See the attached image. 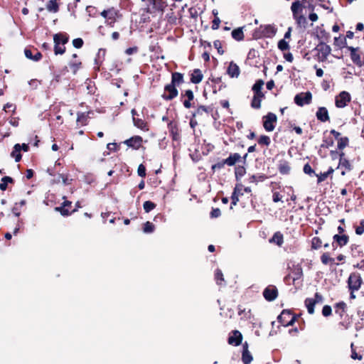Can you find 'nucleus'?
<instances>
[{"label":"nucleus","instance_id":"nucleus-1","mask_svg":"<svg viewBox=\"0 0 364 364\" xmlns=\"http://www.w3.org/2000/svg\"><path fill=\"white\" fill-rule=\"evenodd\" d=\"M296 316L293 315L289 310H283L278 316V321L284 326H292L296 321Z\"/></svg>","mask_w":364,"mask_h":364},{"label":"nucleus","instance_id":"nucleus-2","mask_svg":"<svg viewBox=\"0 0 364 364\" xmlns=\"http://www.w3.org/2000/svg\"><path fill=\"white\" fill-rule=\"evenodd\" d=\"M315 50L318 52V59L320 62H324L331 52V47L324 42H319Z\"/></svg>","mask_w":364,"mask_h":364},{"label":"nucleus","instance_id":"nucleus-3","mask_svg":"<svg viewBox=\"0 0 364 364\" xmlns=\"http://www.w3.org/2000/svg\"><path fill=\"white\" fill-rule=\"evenodd\" d=\"M363 283L362 278L358 273H351L348 279V289L351 291H358Z\"/></svg>","mask_w":364,"mask_h":364},{"label":"nucleus","instance_id":"nucleus-4","mask_svg":"<svg viewBox=\"0 0 364 364\" xmlns=\"http://www.w3.org/2000/svg\"><path fill=\"white\" fill-rule=\"evenodd\" d=\"M277 32L276 28L272 25L261 26L258 31H255L254 37L259 38L262 37H272Z\"/></svg>","mask_w":364,"mask_h":364},{"label":"nucleus","instance_id":"nucleus-5","mask_svg":"<svg viewBox=\"0 0 364 364\" xmlns=\"http://www.w3.org/2000/svg\"><path fill=\"white\" fill-rule=\"evenodd\" d=\"M277 121V115L272 112L267 113L263 117V127L267 132H272L275 128V124Z\"/></svg>","mask_w":364,"mask_h":364},{"label":"nucleus","instance_id":"nucleus-6","mask_svg":"<svg viewBox=\"0 0 364 364\" xmlns=\"http://www.w3.org/2000/svg\"><path fill=\"white\" fill-rule=\"evenodd\" d=\"M178 91L176 86L171 83L166 85L164 87V93L162 95V98L166 101H170L178 96Z\"/></svg>","mask_w":364,"mask_h":364},{"label":"nucleus","instance_id":"nucleus-7","mask_svg":"<svg viewBox=\"0 0 364 364\" xmlns=\"http://www.w3.org/2000/svg\"><path fill=\"white\" fill-rule=\"evenodd\" d=\"M312 99L311 93L308 91L306 92H301L296 95L294 97V102L299 106H304V105H309L311 103Z\"/></svg>","mask_w":364,"mask_h":364},{"label":"nucleus","instance_id":"nucleus-8","mask_svg":"<svg viewBox=\"0 0 364 364\" xmlns=\"http://www.w3.org/2000/svg\"><path fill=\"white\" fill-rule=\"evenodd\" d=\"M350 100V96L348 92L346 91L341 92L335 100L336 106L338 108H343L347 105V103Z\"/></svg>","mask_w":364,"mask_h":364},{"label":"nucleus","instance_id":"nucleus-9","mask_svg":"<svg viewBox=\"0 0 364 364\" xmlns=\"http://www.w3.org/2000/svg\"><path fill=\"white\" fill-rule=\"evenodd\" d=\"M263 296L268 301H272L275 300L278 296V291L274 286H268L263 291Z\"/></svg>","mask_w":364,"mask_h":364},{"label":"nucleus","instance_id":"nucleus-10","mask_svg":"<svg viewBox=\"0 0 364 364\" xmlns=\"http://www.w3.org/2000/svg\"><path fill=\"white\" fill-rule=\"evenodd\" d=\"M141 142H142V138L139 136H135L131 137L129 139H127L124 141V144H127L128 146L132 147L134 149H138L141 146Z\"/></svg>","mask_w":364,"mask_h":364},{"label":"nucleus","instance_id":"nucleus-11","mask_svg":"<svg viewBox=\"0 0 364 364\" xmlns=\"http://www.w3.org/2000/svg\"><path fill=\"white\" fill-rule=\"evenodd\" d=\"M348 49L350 51V58L352 61L359 67H361L363 63L361 61L360 55L357 53L358 48H353L352 46H348Z\"/></svg>","mask_w":364,"mask_h":364},{"label":"nucleus","instance_id":"nucleus-12","mask_svg":"<svg viewBox=\"0 0 364 364\" xmlns=\"http://www.w3.org/2000/svg\"><path fill=\"white\" fill-rule=\"evenodd\" d=\"M333 242L332 243V245L334 247V242H336L337 245L342 247L345 245H346L349 241V237L347 235H338L336 234L333 235Z\"/></svg>","mask_w":364,"mask_h":364},{"label":"nucleus","instance_id":"nucleus-13","mask_svg":"<svg viewBox=\"0 0 364 364\" xmlns=\"http://www.w3.org/2000/svg\"><path fill=\"white\" fill-rule=\"evenodd\" d=\"M232 336L228 338V343L235 346H239L242 340V334L240 331L235 330L232 332Z\"/></svg>","mask_w":364,"mask_h":364},{"label":"nucleus","instance_id":"nucleus-14","mask_svg":"<svg viewBox=\"0 0 364 364\" xmlns=\"http://www.w3.org/2000/svg\"><path fill=\"white\" fill-rule=\"evenodd\" d=\"M316 116L318 120L326 122L329 120V115L327 109L324 107H318Z\"/></svg>","mask_w":364,"mask_h":364},{"label":"nucleus","instance_id":"nucleus-15","mask_svg":"<svg viewBox=\"0 0 364 364\" xmlns=\"http://www.w3.org/2000/svg\"><path fill=\"white\" fill-rule=\"evenodd\" d=\"M35 50V54H33V51L29 48H25L24 54L25 56L33 61L38 62L42 58V54L41 52L38 51L36 49Z\"/></svg>","mask_w":364,"mask_h":364},{"label":"nucleus","instance_id":"nucleus-16","mask_svg":"<svg viewBox=\"0 0 364 364\" xmlns=\"http://www.w3.org/2000/svg\"><path fill=\"white\" fill-rule=\"evenodd\" d=\"M240 70L239 66L234 62H230L227 70V73L231 77H237Z\"/></svg>","mask_w":364,"mask_h":364},{"label":"nucleus","instance_id":"nucleus-17","mask_svg":"<svg viewBox=\"0 0 364 364\" xmlns=\"http://www.w3.org/2000/svg\"><path fill=\"white\" fill-rule=\"evenodd\" d=\"M242 157L240 154L234 153L230 154L227 159H224V162L226 163V165L232 166L235 165L237 162L240 161Z\"/></svg>","mask_w":364,"mask_h":364},{"label":"nucleus","instance_id":"nucleus-18","mask_svg":"<svg viewBox=\"0 0 364 364\" xmlns=\"http://www.w3.org/2000/svg\"><path fill=\"white\" fill-rule=\"evenodd\" d=\"M339 156V164L338 168L341 167L344 168L347 171H350L352 169V166L349 161L344 157V153L341 152Z\"/></svg>","mask_w":364,"mask_h":364},{"label":"nucleus","instance_id":"nucleus-19","mask_svg":"<svg viewBox=\"0 0 364 364\" xmlns=\"http://www.w3.org/2000/svg\"><path fill=\"white\" fill-rule=\"evenodd\" d=\"M203 77V75L201 70L200 69H195L191 74V82L194 84H198L202 81Z\"/></svg>","mask_w":364,"mask_h":364},{"label":"nucleus","instance_id":"nucleus-20","mask_svg":"<svg viewBox=\"0 0 364 364\" xmlns=\"http://www.w3.org/2000/svg\"><path fill=\"white\" fill-rule=\"evenodd\" d=\"M58 37H59L58 35H54V36H53V41H54V43H55L54 52H55V55H58V54L62 55L65 53V48L64 46H60V41H58Z\"/></svg>","mask_w":364,"mask_h":364},{"label":"nucleus","instance_id":"nucleus-21","mask_svg":"<svg viewBox=\"0 0 364 364\" xmlns=\"http://www.w3.org/2000/svg\"><path fill=\"white\" fill-rule=\"evenodd\" d=\"M302 7H304V4L302 3V1L296 0L294 2L292 3L291 6V10L293 14V16H296V15H299V12L301 11Z\"/></svg>","mask_w":364,"mask_h":364},{"label":"nucleus","instance_id":"nucleus-22","mask_svg":"<svg viewBox=\"0 0 364 364\" xmlns=\"http://www.w3.org/2000/svg\"><path fill=\"white\" fill-rule=\"evenodd\" d=\"M183 82V75L180 73H173L171 75V83L175 86H178Z\"/></svg>","mask_w":364,"mask_h":364},{"label":"nucleus","instance_id":"nucleus-23","mask_svg":"<svg viewBox=\"0 0 364 364\" xmlns=\"http://www.w3.org/2000/svg\"><path fill=\"white\" fill-rule=\"evenodd\" d=\"M133 123L135 127H136L137 128H139L143 131L149 130L147 123L142 119H140L138 117L134 118Z\"/></svg>","mask_w":364,"mask_h":364},{"label":"nucleus","instance_id":"nucleus-24","mask_svg":"<svg viewBox=\"0 0 364 364\" xmlns=\"http://www.w3.org/2000/svg\"><path fill=\"white\" fill-rule=\"evenodd\" d=\"M212 109L209 107L204 105L198 106L196 110L193 113L192 117H196L197 116H201L203 113L209 114Z\"/></svg>","mask_w":364,"mask_h":364},{"label":"nucleus","instance_id":"nucleus-25","mask_svg":"<svg viewBox=\"0 0 364 364\" xmlns=\"http://www.w3.org/2000/svg\"><path fill=\"white\" fill-rule=\"evenodd\" d=\"M316 37L320 41V42L326 43L329 41L331 35L324 29H320L319 31H317Z\"/></svg>","mask_w":364,"mask_h":364},{"label":"nucleus","instance_id":"nucleus-26","mask_svg":"<svg viewBox=\"0 0 364 364\" xmlns=\"http://www.w3.org/2000/svg\"><path fill=\"white\" fill-rule=\"evenodd\" d=\"M269 242H274L278 246L281 247L284 242L283 235L280 232H276L269 240Z\"/></svg>","mask_w":364,"mask_h":364},{"label":"nucleus","instance_id":"nucleus-27","mask_svg":"<svg viewBox=\"0 0 364 364\" xmlns=\"http://www.w3.org/2000/svg\"><path fill=\"white\" fill-rule=\"evenodd\" d=\"M58 0H50L48 1L46 9L48 11L52 13H57L59 11V5L57 3Z\"/></svg>","mask_w":364,"mask_h":364},{"label":"nucleus","instance_id":"nucleus-28","mask_svg":"<svg viewBox=\"0 0 364 364\" xmlns=\"http://www.w3.org/2000/svg\"><path fill=\"white\" fill-rule=\"evenodd\" d=\"M11 156L15 159L16 162H18L21 159V145L19 144H16L14 146V149L11 154Z\"/></svg>","mask_w":364,"mask_h":364},{"label":"nucleus","instance_id":"nucleus-29","mask_svg":"<svg viewBox=\"0 0 364 364\" xmlns=\"http://www.w3.org/2000/svg\"><path fill=\"white\" fill-rule=\"evenodd\" d=\"M294 18L295 19L298 26L301 27V28H303L304 29H305L307 26V20L306 18V17L301 14V15H296V16H293Z\"/></svg>","mask_w":364,"mask_h":364},{"label":"nucleus","instance_id":"nucleus-30","mask_svg":"<svg viewBox=\"0 0 364 364\" xmlns=\"http://www.w3.org/2000/svg\"><path fill=\"white\" fill-rule=\"evenodd\" d=\"M101 15L105 18H107L109 20H111V23L114 22V20H115V16H116V12L115 11L112 9H108V10H104L102 13H101Z\"/></svg>","mask_w":364,"mask_h":364},{"label":"nucleus","instance_id":"nucleus-31","mask_svg":"<svg viewBox=\"0 0 364 364\" xmlns=\"http://www.w3.org/2000/svg\"><path fill=\"white\" fill-rule=\"evenodd\" d=\"M232 38L237 41H242L244 39V33L242 28H237L234 29L231 33Z\"/></svg>","mask_w":364,"mask_h":364},{"label":"nucleus","instance_id":"nucleus-32","mask_svg":"<svg viewBox=\"0 0 364 364\" xmlns=\"http://www.w3.org/2000/svg\"><path fill=\"white\" fill-rule=\"evenodd\" d=\"M346 309V304L343 301L339 302L335 306V312L338 314L341 318L343 317Z\"/></svg>","mask_w":364,"mask_h":364},{"label":"nucleus","instance_id":"nucleus-33","mask_svg":"<svg viewBox=\"0 0 364 364\" xmlns=\"http://www.w3.org/2000/svg\"><path fill=\"white\" fill-rule=\"evenodd\" d=\"M263 85H264V81L262 80H258L256 81V82L252 86V90L254 91L255 95H264L261 91Z\"/></svg>","mask_w":364,"mask_h":364},{"label":"nucleus","instance_id":"nucleus-34","mask_svg":"<svg viewBox=\"0 0 364 364\" xmlns=\"http://www.w3.org/2000/svg\"><path fill=\"white\" fill-rule=\"evenodd\" d=\"M90 112H79L77 113V122L81 124V125H86L87 124V119L89 118Z\"/></svg>","mask_w":364,"mask_h":364},{"label":"nucleus","instance_id":"nucleus-35","mask_svg":"<svg viewBox=\"0 0 364 364\" xmlns=\"http://www.w3.org/2000/svg\"><path fill=\"white\" fill-rule=\"evenodd\" d=\"M305 306L307 308L308 313L309 314H313L314 313V306H315V301L311 298H307L305 299Z\"/></svg>","mask_w":364,"mask_h":364},{"label":"nucleus","instance_id":"nucleus-36","mask_svg":"<svg viewBox=\"0 0 364 364\" xmlns=\"http://www.w3.org/2000/svg\"><path fill=\"white\" fill-rule=\"evenodd\" d=\"M252 359V355L248 350H242V361L243 364H250Z\"/></svg>","mask_w":364,"mask_h":364},{"label":"nucleus","instance_id":"nucleus-37","mask_svg":"<svg viewBox=\"0 0 364 364\" xmlns=\"http://www.w3.org/2000/svg\"><path fill=\"white\" fill-rule=\"evenodd\" d=\"M263 97H264V95H255L253 98H252V102H251L252 107H253L255 109L260 108V107H261V100H262L261 99Z\"/></svg>","mask_w":364,"mask_h":364},{"label":"nucleus","instance_id":"nucleus-38","mask_svg":"<svg viewBox=\"0 0 364 364\" xmlns=\"http://www.w3.org/2000/svg\"><path fill=\"white\" fill-rule=\"evenodd\" d=\"M14 179L10 176H4L1 178V183H0V190L6 191L7 188L8 183H13Z\"/></svg>","mask_w":364,"mask_h":364},{"label":"nucleus","instance_id":"nucleus-39","mask_svg":"<svg viewBox=\"0 0 364 364\" xmlns=\"http://www.w3.org/2000/svg\"><path fill=\"white\" fill-rule=\"evenodd\" d=\"M279 171L282 174H288L290 171L289 163L284 161L279 165Z\"/></svg>","mask_w":364,"mask_h":364},{"label":"nucleus","instance_id":"nucleus-40","mask_svg":"<svg viewBox=\"0 0 364 364\" xmlns=\"http://www.w3.org/2000/svg\"><path fill=\"white\" fill-rule=\"evenodd\" d=\"M334 45L339 48H344L346 47L347 42L345 38L335 37Z\"/></svg>","mask_w":364,"mask_h":364},{"label":"nucleus","instance_id":"nucleus-41","mask_svg":"<svg viewBox=\"0 0 364 364\" xmlns=\"http://www.w3.org/2000/svg\"><path fill=\"white\" fill-rule=\"evenodd\" d=\"M168 127L169 128V131L171 132V134L172 135V138L174 140H176L178 139V134H177V128L176 124H173L172 122H169L168 124Z\"/></svg>","mask_w":364,"mask_h":364},{"label":"nucleus","instance_id":"nucleus-42","mask_svg":"<svg viewBox=\"0 0 364 364\" xmlns=\"http://www.w3.org/2000/svg\"><path fill=\"white\" fill-rule=\"evenodd\" d=\"M267 177L264 174L252 175L250 177V183H257L259 181H263Z\"/></svg>","mask_w":364,"mask_h":364},{"label":"nucleus","instance_id":"nucleus-43","mask_svg":"<svg viewBox=\"0 0 364 364\" xmlns=\"http://www.w3.org/2000/svg\"><path fill=\"white\" fill-rule=\"evenodd\" d=\"M348 138L346 136L339 138L338 140V148L339 149H343L348 145Z\"/></svg>","mask_w":364,"mask_h":364},{"label":"nucleus","instance_id":"nucleus-44","mask_svg":"<svg viewBox=\"0 0 364 364\" xmlns=\"http://www.w3.org/2000/svg\"><path fill=\"white\" fill-rule=\"evenodd\" d=\"M143 208L146 213H149L156 208V204L150 200H146L144 203Z\"/></svg>","mask_w":364,"mask_h":364},{"label":"nucleus","instance_id":"nucleus-45","mask_svg":"<svg viewBox=\"0 0 364 364\" xmlns=\"http://www.w3.org/2000/svg\"><path fill=\"white\" fill-rule=\"evenodd\" d=\"M154 225L152 223L147 221L144 225L143 231L145 233H151L154 232Z\"/></svg>","mask_w":364,"mask_h":364},{"label":"nucleus","instance_id":"nucleus-46","mask_svg":"<svg viewBox=\"0 0 364 364\" xmlns=\"http://www.w3.org/2000/svg\"><path fill=\"white\" fill-rule=\"evenodd\" d=\"M321 261L323 264H328L329 262H333L334 258L331 257L328 252H325L321 256Z\"/></svg>","mask_w":364,"mask_h":364},{"label":"nucleus","instance_id":"nucleus-47","mask_svg":"<svg viewBox=\"0 0 364 364\" xmlns=\"http://www.w3.org/2000/svg\"><path fill=\"white\" fill-rule=\"evenodd\" d=\"M271 143L270 138L266 135H262L258 139V144L268 146Z\"/></svg>","mask_w":364,"mask_h":364},{"label":"nucleus","instance_id":"nucleus-48","mask_svg":"<svg viewBox=\"0 0 364 364\" xmlns=\"http://www.w3.org/2000/svg\"><path fill=\"white\" fill-rule=\"evenodd\" d=\"M278 48L282 51H284L289 49V43L284 39H282L278 42Z\"/></svg>","mask_w":364,"mask_h":364},{"label":"nucleus","instance_id":"nucleus-49","mask_svg":"<svg viewBox=\"0 0 364 364\" xmlns=\"http://www.w3.org/2000/svg\"><path fill=\"white\" fill-rule=\"evenodd\" d=\"M215 278L218 284H221V282L224 281V277L222 271L220 269H217L215 273Z\"/></svg>","mask_w":364,"mask_h":364},{"label":"nucleus","instance_id":"nucleus-50","mask_svg":"<svg viewBox=\"0 0 364 364\" xmlns=\"http://www.w3.org/2000/svg\"><path fill=\"white\" fill-rule=\"evenodd\" d=\"M321 240L318 237H315L312 239L311 247L313 249L317 250L321 247Z\"/></svg>","mask_w":364,"mask_h":364},{"label":"nucleus","instance_id":"nucleus-51","mask_svg":"<svg viewBox=\"0 0 364 364\" xmlns=\"http://www.w3.org/2000/svg\"><path fill=\"white\" fill-rule=\"evenodd\" d=\"M225 165H226V163L224 162V159L218 161V163L213 164L211 166V169L213 172H215L217 170H220L223 168H224Z\"/></svg>","mask_w":364,"mask_h":364},{"label":"nucleus","instance_id":"nucleus-52","mask_svg":"<svg viewBox=\"0 0 364 364\" xmlns=\"http://www.w3.org/2000/svg\"><path fill=\"white\" fill-rule=\"evenodd\" d=\"M55 35H58V41H60V44L63 46L68 42L69 37L66 33H56Z\"/></svg>","mask_w":364,"mask_h":364},{"label":"nucleus","instance_id":"nucleus-53","mask_svg":"<svg viewBox=\"0 0 364 364\" xmlns=\"http://www.w3.org/2000/svg\"><path fill=\"white\" fill-rule=\"evenodd\" d=\"M235 177L238 179L239 177H242L245 173V168L243 166H238L235 168Z\"/></svg>","mask_w":364,"mask_h":364},{"label":"nucleus","instance_id":"nucleus-54","mask_svg":"<svg viewBox=\"0 0 364 364\" xmlns=\"http://www.w3.org/2000/svg\"><path fill=\"white\" fill-rule=\"evenodd\" d=\"M55 210L61 213L63 216H68L70 214L69 210L65 206L56 207Z\"/></svg>","mask_w":364,"mask_h":364},{"label":"nucleus","instance_id":"nucleus-55","mask_svg":"<svg viewBox=\"0 0 364 364\" xmlns=\"http://www.w3.org/2000/svg\"><path fill=\"white\" fill-rule=\"evenodd\" d=\"M304 7L308 8L309 10L313 11L315 9V6L312 3V0H302Z\"/></svg>","mask_w":364,"mask_h":364},{"label":"nucleus","instance_id":"nucleus-56","mask_svg":"<svg viewBox=\"0 0 364 364\" xmlns=\"http://www.w3.org/2000/svg\"><path fill=\"white\" fill-rule=\"evenodd\" d=\"M333 145V140L331 138L329 139H324L323 140V144H321V147L323 148H329L330 146H332Z\"/></svg>","mask_w":364,"mask_h":364},{"label":"nucleus","instance_id":"nucleus-57","mask_svg":"<svg viewBox=\"0 0 364 364\" xmlns=\"http://www.w3.org/2000/svg\"><path fill=\"white\" fill-rule=\"evenodd\" d=\"M214 47L218 50L219 54L222 55L224 53V50L222 48V43L219 40H216L213 42Z\"/></svg>","mask_w":364,"mask_h":364},{"label":"nucleus","instance_id":"nucleus-58","mask_svg":"<svg viewBox=\"0 0 364 364\" xmlns=\"http://www.w3.org/2000/svg\"><path fill=\"white\" fill-rule=\"evenodd\" d=\"M364 232V219L360 222V225L355 228V233L361 235Z\"/></svg>","mask_w":364,"mask_h":364},{"label":"nucleus","instance_id":"nucleus-59","mask_svg":"<svg viewBox=\"0 0 364 364\" xmlns=\"http://www.w3.org/2000/svg\"><path fill=\"white\" fill-rule=\"evenodd\" d=\"M83 43H84L83 40L80 38H75L73 41V45L76 48H82L83 46Z\"/></svg>","mask_w":364,"mask_h":364},{"label":"nucleus","instance_id":"nucleus-60","mask_svg":"<svg viewBox=\"0 0 364 364\" xmlns=\"http://www.w3.org/2000/svg\"><path fill=\"white\" fill-rule=\"evenodd\" d=\"M303 171L306 174H308L309 176H311L312 174H314V175L316 174L314 169H312V168L311 167V166L309 164H306L304 165Z\"/></svg>","mask_w":364,"mask_h":364},{"label":"nucleus","instance_id":"nucleus-61","mask_svg":"<svg viewBox=\"0 0 364 364\" xmlns=\"http://www.w3.org/2000/svg\"><path fill=\"white\" fill-rule=\"evenodd\" d=\"M331 312H332V309H331V307L328 305H325L323 307V309H322V314L323 316H328L331 314Z\"/></svg>","mask_w":364,"mask_h":364},{"label":"nucleus","instance_id":"nucleus-62","mask_svg":"<svg viewBox=\"0 0 364 364\" xmlns=\"http://www.w3.org/2000/svg\"><path fill=\"white\" fill-rule=\"evenodd\" d=\"M317 176V183H321L324 181L329 176L326 173H321L320 174H315Z\"/></svg>","mask_w":364,"mask_h":364},{"label":"nucleus","instance_id":"nucleus-63","mask_svg":"<svg viewBox=\"0 0 364 364\" xmlns=\"http://www.w3.org/2000/svg\"><path fill=\"white\" fill-rule=\"evenodd\" d=\"M138 175L141 177L146 176V168L143 164H140L137 169Z\"/></svg>","mask_w":364,"mask_h":364},{"label":"nucleus","instance_id":"nucleus-64","mask_svg":"<svg viewBox=\"0 0 364 364\" xmlns=\"http://www.w3.org/2000/svg\"><path fill=\"white\" fill-rule=\"evenodd\" d=\"M221 215L220 210L219 208H213L210 212V218H216Z\"/></svg>","mask_w":364,"mask_h":364}]
</instances>
